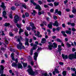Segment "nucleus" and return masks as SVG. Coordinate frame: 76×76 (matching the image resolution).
<instances>
[{"instance_id": "1", "label": "nucleus", "mask_w": 76, "mask_h": 76, "mask_svg": "<svg viewBox=\"0 0 76 76\" xmlns=\"http://www.w3.org/2000/svg\"><path fill=\"white\" fill-rule=\"evenodd\" d=\"M20 20V18L18 15H16L14 16V19L13 20V22L15 23H17L16 24V26L17 27H18V28H21V25L19 24L18 23V21Z\"/></svg>"}, {"instance_id": "2", "label": "nucleus", "mask_w": 76, "mask_h": 76, "mask_svg": "<svg viewBox=\"0 0 76 76\" xmlns=\"http://www.w3.org/2000/svg\"><path fill=\"white\" fill-rule=\"evenodd\" d=\"M53 25L54 26H57L58 27V21H56L55 23H53L52 22H50L49 24L48 25V27L49 29H52V27H53Z\"/></svg>"}, {"instance_id": "3", "label": "nucleus", "mask_w": 76, "mask_h": 76, "mask_svg": "<svg viewBox=\"0 0 76 76\" xmlns=\"http://www.w3.org/2000/svg\"><path fill=\"white\" fill-rule=\"evenodd\" d=\"M1 3L2 5H0V7H2V9H3V10H4L3 12L2 15L3 16L6 15H7V12H6V11H4L6 10V7L5 5H4V2H2Z\"/></svg>"}, {"instance_id": "4", "label": "nucleus", "mask_w": 76, "mask_h": 76, "mask_svg": "<svg viewBox=\"0 0 76 76\" xmlns=\"http://www.w3.org/2000/svg\"><path fill=\"white\" fill-rule=\"evenodd\" d=\"M1 67L0 68V74H1L0 76H6V75L4 73V68L3 65H1L0 66Z\"/></svg>"}, {"instance_id": "5", "label": "nucleus", "mask_w": 76, "mask_h": 76, "mask_svg": "<svg viewBox=\"0 0 76 76\" xmlns=\"http://www.w3.org/2000/svg\"><path fill=\"white\" fill-rule=\"evenodd\" d=\"M27 72L30 75H31L32 76H33L34 75V71H33V69L32 68H29L27 69Z\"/></svg>"}, {"instance_id": "6", "label": "nucleus", "mask_w": 76, "mask_h": 76, "mask_svg": "<svg viewBox=\"0 0 76 76\" xmlns=\"http://www.w3.org/2000/svg\"><path fill=\"white\" fill-rule=\"evenodd\" d=\"M68 58L69 60H72L73 59H76L73 53H71L69 54L68 56Z\"/></svg>"}, {"instance_id": "7", "label": "nucleus", "mask_w": 76, "mask_h": 76, "mask_svg": "<svg viewBox=\"0 0 76 76\" xmlns=\"http://www.w3.org/2000/svg\"><path fill=\"white\" fill-rule=\"evenodd\" d=\"M49 45H48V48L50 50H51L53 48V45L52 44L51 42H48Z\"/></svg>"}, {"instance_id": "8", "label": "nucleus", "mask_w": 76, "mask_h": 76, "mask_svg": "<svg viewBox=\"0 0 76 76\" xmlns=\"http://www.w3.org/2000/svg\"><path fill=\"white\" fill-rule=\"evenodd\" d=\"M37 45H34V47H33V48H31L30 50V55L31 56H32L33 54V50H36V48H35V47H36Z\"/></svg>"}, {"instance_id": "9", "label": "nucleus", "mask_w": 76, "mask_h": 76, "mask_svg": "<svg viewBox=\"0 0 76 76\" xmlns=\"http://www.w3.org/2000/svg\"><path fill=\"white\" fill-rule=\"evenodd\" d=\"M35 9H38L39 11H40L42 10V8H41V7H40L39 5L38 4H37V5H36V6L35 7Z\"/></svg>"}, {"instance_id": "10", "label": "nucleus", "mask_w": 76, "mask_h": 76, "mask_svg": "<svg viewBox=\"0 0 76 76\" xmlns=\"http://www.w3.org/2000/svg\"><path fill=\"white\" fill-rule=\"evenodd\" d=\"M25 40L26 41L25 42V45H27L29 46V39L26 38L25 39Z\"/></svg>"}, {"instance_id": "11", "label": "nucleus", "mask_w": 76, "mask_h": 76, "mask_svg": "<svg viewBox=\"0 0 76 76\" xmlns=\"http://www.w3.org/2000/svg\"><path fill=\"white\" fill-rule=\"evenodd\" d=\"M34 59L36 61L37 60V57L38 56V53L37 52H35L34 53Z\"/></svg>"}, {"instance_id": "12", "label": "nucleus", "mask_w": 76, "mask_h": 76, "mask_svg": "<svg viewBox=\"0 0 76 76\" xmlns=\"http://www.w3.org/2000/svg\"><path fill=\"white\" fill-rule=\"evenodd\" d=\"M17 67H18V69H23V66H22V64L20 63H18Z\"/></svg>"}, {"instance_id": "13", "label": "nucleus", "mask_w": 76, "mask_h": 76, "mask_svg": "<svg viewBox=\"0 0 76 76\" xmlns=\"http://www.w3.org/2000/svg\"><path fill=\"white\" fill-rule=\"evenodd\" d=\"M14 55L15 53L13 52H12L11 54V57L12 58V60L13 61H15V57H14Z\"/></svg>"}, {"instance_id": "14", "label": "nucleus", "mask_w": 76, "mask_h": 76, "mask_svg": "<svg viewBox=\"0 0 76 76\" xmlns=\"http://www.w3.org/2000/svg\"><path fill=\"white\" fill-rule=\"evenodd\" d=\"M12 67H18V64L17 63L15 62H13L12 65Z\"/></svg>"}, {"instance_id": "15", "label": "nucleus", "mask_w": 76, "mask_h": 76, "mask_svg": "<svg viewBox=\"0 0 76 76\" xmlns=\"http://www.w3.org/2000/svg\"><path fill=\"white\" fill-rule=\"evenodd\" d=\"M62 57L63 59H64V60H66V59L68 58V56H67V55H64V54H62Z\"/></svg>"}, {"instance_id": "16", "label": "nucleus", "mask_w": 76, "mask_h": 76, "mask_svg": "<svg viewBox=\"0 0 76 76\" xmlns=\"http://www.w3.org/2000/svg\"><path fill=\"white\" fill-rule=\"evenodd\" d=\"M17 41H18V42H19V45H20V46H22V45H23V44H22V43H21V41L20 40V38H18L17 39Z\"/></svg>"}, {"instance_id": "17", "label": "nucleus", "mask_w": 76, "mask_h": 76, "mask_svg": "<svg viewBox=\"0 0 76 76\" xmlns=\"http://www.w3.org/2000/svg\"><path fill=\"white\" fill-rule=\"evenodd\" d=\"M46 42V39L45 38H42L41 41V44H45Z\"/></svg>"}, {"instance_id": "18", "label": "nucleus", "mask_w": 76, "mask_h": 76, "mask_svg": "<svg viewBox=\"0 0 76 76\" xmlns=\"http://www.w3.org/2000/svg\"><path fill=\"white\" fill-rule=\"evenodd\" d=\"M61 33L65 37H67V34H66V32L64 31H61Z\"/></svg>"}, {"instance_id": "19", "label": "nucleus", "mask_w": 76, "mask_h": 76, "mask_svg": "<svg viewBox=\"0 0 76 76\" xmlns=\"http://www.w3.org/2000/svg\"><path fill=\"white\" fill-rule=\"evenodd\" d=\"M22 64L24 68H25V67H26L28 66V64L27 63L22 62Z\"/></svg>"}, {"instance_id": "20", "label": "nucleus", "mask_w": 76, "mask_h": 76, "mask_svg": "<svg viewBox=\"0 0 76 76\" xmlns=\"http://www.w3.org/2000/svg\"><path fill=\"white\" fill-rule=\"evenodd\" d=\"M65 32L66 34H69V35H71L72 32L70 30H66V31Z\"/></svg>"}, {"instance_id": "21", "label": "nucleus", "mask_w": 76, "mask_h": 76, "mask_svg": "<svg viewBox=\"0 0 76 76\" xmlns=\"http://www.w3.org/2000/svg\"><path fill=\"white\" fill-rule=\"evenodd\" d=\"M53 48H57V44H56V42H54L53 43Z\"/></svg>"}, {"instance_id": "22", "label": "nucleus", "mask_w": 76, "mask_h": 76, "mask_svg": "<svg viewBox=\"0 0 76 76\" xmlns=\"http://www.w3.org/2000/svg\"><path fill=\"white\" fill-rule=\"evenodd\" d=\"M55 41H57V42H60V43L62 42V41L59 38H57L56 39Z\"/></svg>"}, {"instance_id": "23", "label": "nucleus", "mask_w": 76, "mask_h": 76, "mask_svg": "<svg viewBox=\"0 0 76 76\" xmlns=\"http://www.w3.org/2000/svg\"><path fill=\"white\" fill-rule=\"evenodd\" d=\"M54 4L55 6H57L59 5V2H55L54 3Z\"/></svg>"}, {"instance_id": "24", "label": "nucleus", "mask_w": 76, "mask_h": 76, "mask_svg": "<svg viewBox=\"0 0 76 76\" xmlns=\"http://www.w3.org/2000/svg\"><path fill=\"white\" fill-rule=\"evenodd\" d=\"M54 70L57 74H58L60 73V72L58 71V70L56 68Z\"/></svg>"}, {"instance_id": "25", "label": "nucleus", "mask_w": 76, "mask_h": 76, "mask_svg": "<svg viewBox=\"0 0 76 76\" xmlns=\"http://www.w3.org/2000/svg\"><path fill=\"white\" fill-rule=\"evenodd\" d=\"M17 47L18 50H22V46H20L18 45H17Z\"/></svg>"}, {"instance_id": "26", "label": "nucleus", "mask_w": 76, "mask_h": 76, "mask_svg": "<svg viewBox=\"0 0 76 76\" xmlns=\"http://www.w3.org/2000/svg\"><path fill=\"white\" fill-rule=\"evenodd\" d=\"M62 75L63 76H66V75H67V72H66V71H64L62 72Z\"/></svg>"}, {"instance_id": "27", "label": "nucleus", "mask_w": 76, "mask_h": 76, "mask_svg": "<svg viewBox=\"0 0 76 76\" xmlns=\"http://www.w3.org/2000/svg\"><path fill=\"white\" fill-rule=\"evenodd\" d=\"M10 25V24L9 23H5L4 24L5 26L6 27H7V26H9Z\"/></svg>"}, {"instance_id": "28", "label": "nucleus", "mask_w": 76, "mask_h": 76, "mask_svg": "<svg viewBox=\"0 0 76 76\" xmlns=\"http://www.w3.org/2000/svg\"><path fill=\"white\" fill-rule=\"evenodd\" d=\"M58 50H62V48H61V45H58Z\"/></svg>"}, {"instance_id": "29", "label": "nucleus", "mask_w": 76, "mask_h": 76, "mask_svg": "<svg viewBox=\"0 0 76 76\" xmlns=\"http://www.w3.org/2000/svg\"><path fill=\"white\" fill-rule=\"evenodd\" d=\"M37 45V46L35 47V48H36V49H37V45H35V44L34 45V43H31L30 44L31 46V47H34V45Z\"/></svg>"}, {"instance_id": "30", "label": "nucleus", "mask_w": 76, "mask_h": 76, "mask_svg": "<svg viewBox=\"0 0 76 76\" xmlns=\"http://www.w3.org/2000/svg\"><path fill=\"white\" fill-rule=\"evenodd\" d=\"M9 35L10 37H12L14 36V34L12 33V32H10L9 33Z\"/></svg>"}, {"instance_id": "31", "label": "nucleus", "mask_w": 76, "mask_h": 76, "mask_svg": "<svg viewBox=\"0 0 76 76\" xmlns=\"http://www.w3.org/2000/svg\"><path fill=\"white\" fill-rule=\"evenodd\" d=\"M23 32V30H22V28H20L19 32V34H20L21 33Z\"/></svg>"}, {"instance_id": "32", "label": "nucleus", "mask_w": 76, "mask_h": 76, "mask_svg": "<svg viewBox=\"0 0 76 76\" xmlns=\"http://www.w3.org/2000/svg\"><path fill=\"white\" fill-rule=\"evenodd\" d=\"M66 45L68 48H70V47H71V45H70L69 43H66Z\"/></svg>"}, {"instance_id": "33", "label": "nucleus", "mask_w": 76, "mask_h": 76, "mask_svg": "<svg viewBox=\"0 0 76 76\" xmlns=\"http://www.w3.org/2000/svg\"><path fill=\"white\" fill-rule=\"evenodd\" d=\"M55 0H47V1L48 3H51L52 2H54Z\"/></svg>"}, {"instance_id": "34", "label": "nucleus", "mask_w": 76, "mask_h": 76, "mask_svg": "<svg viewBox=\"0 0 76 76\" xmlns=\"http://www.w3.org/2000/svg\"><path fill=\"white\" fill-rule=\"evenodd\" d=\"M10 51L11 52L12 51L13 52H16V50H15L14 49H13L12 48H10Z\"/></svg>"}, {"instance_id": "35", "label": "nucleus", "mask_w": 76, "mask_h": 76, "mask_svg": "<svg viewBox=\"0 0 76 76\" xmlns=\"http://www.w3.org/2000/svg\"><path fill=\"white\" fill-rule=\"evenodd\" d=\"M9 17L10 19H13V15H12V14H10L9 15Z\"/></svg>"}, {"instance_id": "36", "label": "nucleus", "mask_w": 76, "mask_h": 76, "mask_svg": "<svg viewBox=\"0 0 76 76\" xmlns=\"http://www.w3.org/2000/svg\"><path fill=\"white\" fill-rule=\"evenodd\" d=\"M22 7H23L25 9H26L27 8V7H26V6L25 4H23L22 5Z\"/></svg>"}, {"instance_id": "37", "label": "nucleus", "mask_w": 76, "mask_h": 76, "mask_svg": "<svg viewBox=\"0 0 76 76\" xmlns=\"http://www.w3.org/2000/svg\"><path fill=\"white\" fill-rule=\"evenodd\" d=\"M5 43L6 45L9 44V42H8V40H7V39L5 40Z\"/></svg>"}, {"instance_id": "38", "label": "nucleus", "mask_w": 76, "mask_h": 76, "mask_svg": "<svg viewBox=\"0 0 76 76\" xmlns=\"http://www.w3.org/2000/svg\"><path fill=\"white\" fill-rule=\"evenodd\" d=\"M24 34L26 36V37H28V36H29V34H28V32H26V31H25Z\"/></svg>"}, {"instance_id": "39", "label": "nucleus", "mask_w": 76, "mask_h": 76, "mask_svg": "<svg viewBox=\"0 0 76 76\" xmlns=\"http://www.w3.org/2000/svg\"><path fill=\"white\" fill-rule=\"evenodd\" d=\"M42 75L45 76H49V75L47 74V73H45L42 74Z\"/></svg>"}, {"instance_id": "40", "label": "nucleus", "mask_w": 76, "mask_h": 76, "mask_svg": "<svg viewBox=\"0 0 76 76\" xmlns=\"http://www.w3.org/2000/svg\"><path fill=\"white\" fill-rule=\"evenodd\" d=\"M30 26L31 27H32L34 26V23H33L31 22L30 23Z\"/></svg>"}, {"instance_id": "41", "label": "nucleus", "mask_w": 76, "mask_h": 76, "mask_svg": "<svg viewBox=\"0 0 76 76\" xmlns=\"http://www.w3.org/2000/svg\"><path fill=\"white\" fill-rule=\"evenodd\" d=\"M25 15L26 16V17H29V13L28 12H26L25 13Z\"/></svg>"}, {"instance_id": "42", "label": "nucleus", "mask_w": 76, "mask_h": 76, "mask_svg": "<svg viewBox=\"0 0 76 76\" xmlns=\"http://www.w3.org/2000/svg\"><path fill=\"white\" fill-rule=\"evenodd\" d=\"M27 30L28 31H31V28L30 27H26Z\"/></svg>"}, {"instance_id": "43", "label": "nucleus", "mask_w": 76, "mask_h": 76, "mask_svg": "<svg viewBox=\"0 0 76 76\" xmlns=\"http://www.w3.org/2000/svg\"><path fill=\"white\" fill-rule=\"evenodd\" d=\"M57 13L59 16L61 15V11H58Z\"/></svg>"}, {"instance_id": "44", "label": "nucleus", "mask_w": 76, "mask_h": 76, "mask_svg": "<svg viewBox=\"0 0 76 76\" xmlns=\"http://www.w3.org/2000/svg\"><path fill=\"white\" fill-rule=\"evenodd\" d=\"M11 9L12 10H16V8H15V7H11Z\"/></svg>"}, {"instance_id": "45", "label": "nucleus", "mask_w": 76, "mask_h": 76, "mask_svg": "<svg viewBox=\"0 0 76 76\" xmlns=\"http://www.w3.org/2000/svg\"><path fill=\"white\" fill-rule=\"evenodd\" d=\"M37 29V28H36V27L34 26L32 27L31 30L32 31H34V29Z\"/></svg>"}, {"instance_id": "46", "label": "nucleus", "mask_w": 76, "mask_h": 76, "mask_svg": "<svg viewBox=\"0 0 76 76\" xmlns=\"http://www.w3.org/2000/svg\"><path fill=\"white\" fill-rule=\"evenodd\" d=\"M40 34V33L39 31L37 32V34H35V35H37V36H39Z\"/></svg>"}, {"instance_id": "47", "label": "nucleus", "mask_w": 76, "mask_h": 76, "mask_svg": "<svg viewBox=\"0 0 76 76\" xmlns=\"http://www.w3.org/2000/svg\"><path fill=\"white\" fill-rule=\"evenodd\" d=\"M34 72V74L33 76H35L36 75H38V72L37 71Z\"/></svg>"}, {"instance_id": "48", "label": "nucleus", "mask_w": 76, "mask_h": 76, "mask_svg": "<svg viewBox=\"0 0 76 76\" xmlns=\"http://www.w3.org/2000/svg\"><path fill=\"white\" fill-rule=\"evenodd\" d=\"M38 3H39V4H40V5H41V4H42V1H38Z\"/></svg>"}, {"instance_id": "49", "label": "nucleus", "mask_w": 76, "mask_h": 76, "mask_svg": "<svg viewBox=\"0 0 76 76\" xmlns=\"http://www.w3.org/2000/svg\"><path fill=\"white\" fill-rule=\"evenodd\" d=\"M64 4H67V3H68V1L67 0H66L64 1Z\"/></svg>"}, {"instance_id": "50", "label": "nucleus", "mask_w": 76, "mask_h": 76, "mask_svg": "<svg viewBox=\"0 0 76 76\" xmlns=\"http://www.w3.org/2000/svg\"><path fill=\"white\" fill-rule=\"evenodd\" d=\"M71 70H72L74 72H75V71H76V69L75 68H71Z\"/></svg>"}, {"instance_id": "51", "label": "nucleus", "mask_w": 76, "mask_h": 76, "mask_svg": "<svg viewBox=\"0 0 76 76\" xmlns=\"http://www.w3.org/2000/svg\"><path fill=\"white\" fill-rule=\"evenodd\" d=\"M72 31H73V32H75V31H76V29L74 27L72 28Z\"/></svg>"}, {"instance_id": "52", "label": "nucleus", "mask_w": 76, "mask_h": 76, "mask_svg": "<svg viewBox=\"0 0 76 76\" xmlns=\"http://www.w3.org/2000/svg\"><path fill=\"white\" fill-rule=\"evenodd\" d=\"M48 5H49V6H50L53 7V4L51 3L48 4Z\"/></svg>"}, {"instance_id": "53", "label": "nucleus", "mask_w": 76, "mask_h": 76, "mask_svg": "<svg viewBox=\"0 0 76 76\" xmlns=\"http://www.w3.org/2000/svg\"><path fill=\"white\" fill-rule=\"evenodd\" d=\"M61 50H58V51H57L56 52L57 53V52H59L60 55H61Z\"/></svg>"}, {"instance_id": "54", "label": "nucleus", "mask_w": 76, "mask_h": 76, "mask_svg": "<svg viewBox=\"0 0 76 76\" xmlns=\"http://www.w3.org/2000/svg\"><path fill=\"white\" fill-rule=\"evenodd\" d=\"M42 50V48H41L40 47L39 48H38L37 50V52H38V51H39V50Z\"/></svg>"}, {"instance_id": "55", "label": "nucleus", "mask_w": 76, "mask_h": 76, "mask_svg": "<svg viewBox=\"0 0 76 76\" xmlns=\"http://www.w3.org/2000/svg\"><path fill=\"white\" fill-rule=\"evenodd\" d=\"M62 26L63 28H65L66 27V25L65 23H63L62 24Z\"/></svg>"}, {"instance_id": "56", "label": "nucleus", "mask_w": 76, "mask_h": 76, "mask_svg": "<svg viewBox=\"0 0 76 76\" xmlns=\"http://www.w3.org/2000/svg\"><path fill=\"white\" fill-rule=\"evenodd\" d=\"M54 10L53 9H52L50 10V12H51V13H53V12H54Z\"/></svg>"}, {"instance_id": "57", "label": "nucleus", "mask_w": 76, "mask_h": 76, "mask_svg": "<svg viewBox=\"0 0 76 76\" xmlns=\"http://www.w3.org/2000/svg\"><path fill=\"white\" fill-rule=\"evenodd\" d=\"M2 34L1 35L3 36V35H5V34H4V31H1Z\"/></svg>"}, {"instance_id": "58", "label": "nucleus", "mask_w": 76, "mask_h": 76, "mask_svg": "<svg viewBox=\"0 0 76 76\" xmlns=\"http://www.w3.org/2000/svg\"><path fill=\"white\" fill-rule=\"evenodd\" d=\"M56 30L57 31H60V27H58L56 28Z\"/></svg>"}, {"instance_id": "59", "label": "nucleus", "mask_w": 76, "mask_h": 76, "mask_svg": "<svg viewBox=\"0 0 76 76\" xmlns=\"http://www.w3.org/2000/svg\"><path fill=\"white\" fill-rule=\"evenodd\" d=\"M59 64H60V65H61L62 66H63V65L64 64V63H63V62H60L59 63Z\"/></svg>"}, {"instance_id": "60", "label": "nucleus", "mask_w": 76, "mask_h": 76, "mask_svg": "<svg viewBox=\"0 0 76 76\" xmlns=\"http://www.w3.org/2000/svg\"><path fill=\"white\" fill-rule=\"evenodd\" d=\"M44 7L45 8H48V6L47 5H44Z\"/></svg>"}, {"instance_id": "61", "label": "nucleus", "mask_w": 76, "mask_h": 76, "mask_svg": "<svg viewBox=\"0 0 76 76\" xmlns=\"http://www.w3.org/2000/svg\"><path fill=\"white\" fill-rule=\"evenodd\" d=\"M66 12H69L70 11V9H68V8L66 9Z\"/></svg>"}, {"instance_id": "62", "label": "nucleus", "mask_w": 76, "mask_h": 76, "mask_svg": "<svg viewBox=\"0 0 76 76\" xmlns=\"http://www.w3.org/2000/svg\"><path fill=\"white\" fill-rule=\"evenodd\" d=\"M20 38L22 41H23V38H22V36H20Z\"/></svg>"}, {"instance_id": "63", "label": "nucleus", "mask_w": 76, "mask_h": 76, "mask_svg": "<svg viewBox=\"0 0 76 76\" xmlns=\"http://www.w3.org/2000/svg\"><path fill=\"white\" fill-rule=\"evenodd\" d=\"M69 17L70 18H73V15H69Z\"/></svg>"}, {"instance_id": "64", "label": "nucleus", "mask_w": 76, "mask_h": 76, "mask_svg": "<svg viewBox=\"0 0 76 76\" xmlns=\"http://www.w3.org/2000/svg\"><path fill=\"white\" fill-rule=\"evenodd\" d=\"M74 54H73V55L75 57V58H76V52H74Z\"/></svg>"}]
</instances>
